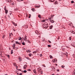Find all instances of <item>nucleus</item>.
<instances>
[{"label": "nucleus", "instance_id": "f257e3e1", "mask_svg": "<svg viewBox=\"0 0 75 75\" xmlns=\"http://www.w3.org/2000/svg\"><path fill=\"white\" fill-rule=\"evenodd\" d=\"M43 27L45 28L46 29L48 28V24H45L44 25H43Z\"/></svg>", "mask_w": 75, "mask_h": 75}, {"label": "nucleus", "instance_id": "f03ea898", "mask_svg": "<svg viewBox=\"0 0 75 75\" xmlns=\"http://www.w3.org/2000/svg\"><path fill=\"white\" fill-rule=\"evenodd\" d=\"M4 10L5 11L6 14H7V12H8V11L7 10H6V6H5L4 8Z\"/></svg>", "mask_w": 75, "mask_h": 75}, {"label": "nucleus", "instance_id": "7ed1b4c3", "mask_svg": "<svg viewBox=\"0 0 75 75\" xmlns=\"http://www.w3.org/2000/svg\"><path fill=\"white\" fill-rule=\"evenodd\" d=\"M37 69L38 70V72H40L41 71V68L40 67L38 68Z\"/></svg>", "mask_w": 75, "mask_h": 75}, {"label": "nucleus", "instance_id": "20e7f679", "mask_svg": "<svg viewBox=\"0 0 75 75\" xmlns=\"http://www.w3.org/2000/svg\"><path fill=\"white\" fill-rule=\"evenodd\" d=\"M23 39L25 41H27V36H25V38H23Z\"/></svg>", "mask_w": 75, "mask_h": 75}, {"label": "nucleus", "instance_id": "39448f33", "mask_svg": "<svg viewBox=\"0 0 75 75\" xmlns=\"http://www.w3.org/2000/svg\"><path fill=\"white\" fill-rule=\"evenodd\" d=\"M16 44H18L19 45H21V43H19L18 41H16L15 42Z\"/></svg>", "mask_w": 75, "mask_h": 75}, {"label": "nucleus", "instance_id": "423d86ee", "mask_svg": "<svg viewBox=\"0 0 75 75\" xmlns=\"http://www.w3.org/2000/svg\"><path fill=\"white\" fill-rule=\"evenodd\" d=\"M50 22L51 23H54V22H55V21H54L53 20H52V19L51 21H50Z\"/></svg>", "mask_w": 75, "mask_h": 75}, {"label": "nucleus", "instance_id": "0eeeda50", "mask_svg": "<svg viewBox=\"0 0 75 75\" xmlns=\"http://www.w3.org/2000/svg\"><path fill=\"white\" fill-rule=\"evenodd\" d=\"M56 61H57V60L55 59H54V60H52V62H56Z\"/></svg>", "mask_w": 75, "mask_h": 75}, {"label": "nucleus", "instance_id": "6e6552de", "mask_svg": "<svg viewBox=\"0 0 75 75\" xmlns=\"http://www.w3.org/2000/svg\"><path fill=\"white\" fill-rule=\"evenodd\" d=\"M23 27L25 29L27 28H28V26L27 25H25L24 26H23Z\"/></svg>", "mask_w": 75, "mask_h": 75}, {"label": "nucleus", "instance_id": "1a4fd4ad", "mask_svg": "<svg viewBox=\"0 0 75 75\" xmlns=\"http://www.w3.org/2000/svg\"><path fill=\"white\" fill-rule=\"evenodd\" d=\"M26 67H27V65H25L24 67H23V68H24V69L26 68Z\"/></svg>", "mask_w": 75, "mask_h": 75}, {"label": "nucleus", "instance_id": "9d476101", "mask_svg": "<svg viewBox=\"0 0 75 75\" xmlns=\"http://www.w3.org/2000/svg\"><path fill=\"white\" fill-rule=\"evenodd\" d=\"M1 52L0 51V56L1 57H3V56H2L1 55Z\"/></svg>", "mask_w": 75, "mask_h": 75}, {"label": "nucleus", "instance_id": "9b49d317", "mask_svg": "<svg viewBox=\"0 0 75 75\" xmlns=\"http://www.w3.org/2000/svg\"><path fill=\"white\" fill-rule=\"evenodd\" d=\"M18 38V40H22V39L21 38V37H19Z\"/></svg>", "mask_w": 75, "mask_h": 75}, {"label": "nucleus", "instance_id": "f8f14e48", "mask_svg": "<svg viewBox=\"0 0 75 75\" xmlns=\"http://www.w3.org/2000/svg\"><path fill=\"white\" fill-rule=\"evenodd\" d=\"M52 70H53V71H55V68H54V67H52Z\"/></svg>", "mask_w": 75, "mask_h": 75}, {"label": "nucleus", "instance_id": "ddd939ff", "mask_svg": "<svg viewBox=\"0 0 75 75\" xmlns=\"http://www.w3.org/2000/svg\"><path fill=\"white\" fill-rule=\"evenodd\" d=\"M40 74H42V71H40V72H39Z\"/></svg>", "mask_w": 75, "mask_h": 75}, {"label": "nucleus", "instance_id": "4468645a", "mask_svg": "<svg viewBox=\"0 0 75 75\" xmlns=\"http://www.w3.org/2000/svg\"><path fill=\"white\" fill-rule=\"evenodd\" d=\"M12 1V0H8V1L9 2V3H11V2Z\"/></svg>", "mask_w": 75, "mask_h": 75}, {"label": "nucleus", "instance_id": "2eb2a0df", "mask_svg": "<svg viewBox=\"0 0 75 75\" xmlns=\"http://www.w3.org/2000/svg\"><path fill=\"white\" fill-rule=\"evenodd\" d=\"M35 33H36V34H38V32L37 30H36L35 31Z\"/></svg>", "mask_w": 75, "mask_h": 75}, {"label": "nucleus", "instance_id": "dca6fc26", "mask_svg": "<svg viewBox=\"0 0 75 75\" xmlns=\"http://www.w3.org/2000/svg\"><path fill=\"white\" fill-rule=\"evenodd\" d=\"M10 3H11V4H14V2H13V1H12Z\"/></svg>", "mask_w": 75, "mask_h": 75}, {"label": "nucleus", "instance_id": "f3484780", "mask_svg": "<svg viewBox=\"0 0 75 75\" xmlns=\"http://www.w3.org/2000/svg\"><path fill=\"white\" fill-rule=\"evenodd\" d=\"M33 72H34V73H35V74L36 73V71H35V69L33 70Z\"/></svg>", "mask_w": 75, "mask_h": 75}, {"label": "nucleus", "instance_id": "a211bd4d", "mask_svg": "<svg viewBox=\"0 0 75 75\" xmlns=\"http://www.w3.org/2000/svg\"><path fill=\"white\" fill-rule=\"evenodd\" d=\"M11 54H13V50H11Z\"/></svg>", "mask_w": 75, "mask_h": 75}, {"label": "nucleus", "instance_id": "6ab92c4d", "mask_svg": "<svg viewBox=\"0 0 75 75\" xmlns=\"http://www.w3.org/2000/svg\"><path fill=\"white\" fill-rule=\"evenodd\" d=\"M22 45H25V42H23L22 43Z\"/></svg>", "mask_w": 75, "mask_h": 75}, {"label": "nucleus", "instance_id": "aec40b11", "mask_svg": "<svg viewBox=\"0 0 75 75\" xmlns=\"http://www.w3.org/2000/svg\"><path fill=\"white\" fill-rule=\"evenodd\" d=\"M52 27H53V26H52V25L51 26H50V29H52Z\"/></svg>", "mask_w": 75, "mask_h": 75}, {"label": "nucleus", "instance_id": "412c9836", "mask_svg": "<svg viewBox=\"0 0 75 75\" xmlns=\"http://www.w3.org/2000/svg\"><path fill=\"white\" fill-rule=\"evenodd\" d=\"M4 37H5V35H3V36H2V38H3V39H4Z\"/></svg>", "mask_w": 75, "mask_h": 75}, {"label": "nucleus", "instance_id": "4be33fe9", "mask_svg": "<svg viewBox=\"0 0 75 75\" xmlns=\"http://www.w3.org/2000/svg\"><path fill=\"white\" fill-rule=\"evenodd\" d=\"M23 72L24 73H26V72H27V71H26V70H24V71H23Z\"/></svg>", "mask_w": 75, "mask_h": 75}, {"label": "nucleus", "instance_id": "5701e85b", "mask_svg": "<svg viewBox=\"0 0 75 75\" xmlns=\"http://www.w3.org/2000/svg\"><path fill=\"white\" fill-rule=\"evenodd\" d=\"M50 58H51V59L52 58V56H51V55H50Z\"/></svg>", "mask_w": 75, "mask_h": 75}, {"label": "nucleus", "instance_id": "b1692460", "mask_svg": "<svg viewBox=\"0 0 75 75\" xmlns=\"http://www.w3.org/2000/svg\"><path fill=\"white\" fill-rule=\"evenodd\" d=\"M13 24L15 26H17V24H16V23H13Z\"/></svg>", "mask_w": 75, "mask_h": 75}, {"label": "nucleus", "instance_id": "393cba45", "mask_svg": "<svg viewBox=\"0 0 75 75\" xmlns=\"http://www.w3.org/2000/svg\"><path fill=\"white\" fill-rule=\"evenodd\" d=\"M47 47H51V46L50 45H48Z\"/></svg>", "mask_w": 75, "mask_h": 75}, {"label": "nucleus", "instance_id": "a878e982", "mask_svg": "<svg viewBox=\"0 0 75 75\" xmlns=\"http://www.w3.org/2000/svg\"><path fill=\"white\" fill-rule=\"evenodd\" d=\"M71 33H72L73 34H75V32H74V31H71Z\"/></svg>", "mask_w": 75, "mask_h": 75}, {"label": "nucleus", "instance_id": "bb28decb", "mask_svg": "<svg viewBox=\"0 0 75 75\" xmlns=\"http://www.w3.org/2000/svg\"><path fill=\"white\" fill-rule=\"evenodd\" d=\"M74 3V1H72L71 2V3Z\"/></svg>", "mask_w": 75, "mask_h": 75}, {"label": "nucleus", "instance_id": "cd10ccee", "mask_svg": "<svg viewBox=\"0 0 75 75\" xmlns=\"http://www.w3.org/2000/svg\"><path fill=\"white\" fill-rule=\"evenodd\" d=\"M27 71H31V70L30 69H28Z\"/></svg>", "mask_w": 75, "mask_h": 75}, {"label": "nucleus", "instance_id": "c85d7f7f", "mask_svg": "<svg viewBox=\"0 0 75 75\" xmlns=\"http://www.w3.org/2000/svg\"><path fill=\"white\" fill-rule=\"evenodd\" d=\"M13 64L14 65V66H16V64L15 63H13Z\"/></svg>", "mask_w": 75, "mask_h": 75}, {"label": "nucleus", "instance_id": "c756f323", "mask_svg": "<svg viewBox=\"0 0 75 75\" xmlns=\"http://www.w3.org/2000/svg\"><path fill=\"white\" fill-rule=\"evenodd\" d=\"M29 16L28 18H30V17H31V14H29Z\"/></svg>", "mask_w": 75, "mask_h": 75}, {"label": "nucleus", "instance_id": "7c9ffc66", "mask_svg": "<svg viewBox=\"0 0 75 75\" xmlns=\"http://www.w3.org/2000/svg\"><path fill=\"white\" fill-rule=\"evenodd\" d=\"M49 21H51L52 19H51V18H49Z\"/></svg>", "mask_w": 75, "mask_h": 75}, {"label": "nucleus", "instance_id": "2f4dec72", "mask_svg": "<svg viewBox=\"0 0 75 75\" xmlns=\"http://www.w3.org/2000/svg\"><path fill=\"white\" fill-rule=\"evenodd\" d=\"M31 55H32V54H29V56L30 57H31Z\"/></svg>", "mask_w": 75, "mask_h": 75}, {"label": "nucleus", "instance_id": "473e14b6", "mask_svg": "<svg viewBox=\"0 0 75 75\" xmlns=\"http://www.w3.org/2000/svg\"><path fill=\"white\" fill-rule=\"evenodd\" d=\"M69 40H71V37H69Z\"/></svg>", "mask_w": 75, "mask_h": 75}, {"label": "nucleus", "instance_id": "72a5a7b5", "mask_svg": "<svg viewBox=\"0 0 75 75\" xmlns=\"http://www.w3.org/2000/svg\"><path fill=\"white\" fill-rule=\"evenodd\" d=\"M62 68H64L65 67V66H64V65H62Z\"/></svg>", "mask_w": 75, "mask_h": 75}, {"label": "nucleus", "instance_id": "f704fd0d", "mask_svg": "<svg viewBox=\"0 0 75 75\" xmlns=\"http://www.w3.org/2000/svg\"><path fill=\"white\" fill-rule=\"evenodd\" d=\"M33 53H34L35 54L37 53V52L35 51H34L33 52Z\"/></svg>", "mask_w": 75, "mask_h": 75}, {"label": "nucleus", "instance_id": "c9c22d12", "mask_svg": "<svg viewBox=\"0 0 75 75\" xmlns=\"http://www.w3.org/2000/svg\"><path fill=\"white\" fill-rule=\"evenodd\" d=\"M28 42L29 43H31V42H30V40H28Z\"/></svg>", "mask_w": 75, "mask_h": 75}, {"label": "nucleus", "instance_id": "e433bc0d", "mask_svg": "<svg viewBox=\"0 0 75 75\" xmlns=\"http://www.w3.org/2000/svg\"><path fill=\"white\" fill-rule=\"evenodd\" d=\"M44 41H45V39H43V40H42V41H43V42H44Z\"/></svg>", "mask_w": 75, "mask_h": 75}, {"label": "nucleus", "instance_id": "4c0bfd02", "mask_svg": "<svg viewBox=\"0 0 75 75\" xmlns=\"http://www.w3.org/2000/svg\"><path fill=\"white\" fill-rule=\"evenodd\" d=\"M48 42H49V43H51V42L50 40H48Z\"/></svg>", "mask_w": 75, "mask_h": 75}, {"label": "nucleus", "instance_id": "58836bf2", "mask_svg": "<svg viewBox=\"0 0 75 75\" xmlns=\"http://www.w3.org/2000/svg\"><path fill=\"white\" fill-rule=\"evenodd\" d=\"M18 59H19V60H20V61H21V58L20 57H19L18 58Z\"/></svg>", "mask_w": 75, "mask_h": 75}, {"label": "nucleus", "instance_id": "ea45409f", "mask_svg": "<svg viewBox=\"0 0 75 75\" xmlns=\"http://www.w3.org/2000/svg\"><path fill=\"white\" fill-rule=\"evenodd\" d=\"M38 17H39L40 18H40V15H38Z\"/></svg>", "mask_w": 75, "mask_h": 75}, {"label": "nucleus", "instance_id": "a19ab883", "mask_svg": "<svg viewBox=\"0 0 75 75\" xmlns=\"http://www.w3.org/2000/svg\"><path fill=\"white\" fill-rule=\"evenodd\" d=\"M57 72H59V70L57 69Z\"/></svg>", "mask_w": 75, "mask_h": 75}, {"label": "nucleus", "instance_id": "79ce46f5", "mask_svg": "<svg viewBox=\"0 0 75 75\" xmlns=\"http://www.w3.org/2000/svg\"><path fill=\"white\" fill-rule=\"evenodd\" d=\"M51 1H52V2H54V0H51Z\"/></svg>", "mask_w": 75, "mask_h": 75}, {"label": "nucleus", "instance_id": "37998d69", "mask_svg": "<svg viewBox=\"0 0 75 75\" xmlns=\"http://www.w3.org/2000/svg\"><path fill=\"white\" fill-rule=\"evenodd\" d=\"M57 1H56L54 2L55 4H57Z\"/></svg>", "mask_w": 75, "mask_h": 75}, {"label": "nucleus", "instance_id": "c03bdc74", "mask_svg": "<svg viewBox=\"0 0 75 75\" xmlns=\"http://www.w3.org/2000/svg\"><path fill=\"white\" fill-rule=\"evenodd\" d=\"M7 57H10V55H7Z\"/></svg>", "mask_w": 75, "mask_h": 75}, {"label": "nucleus", "instance_id": "a18cd8bd", "mask_svg": "<svg viewBox=\"0 0 75 75\" xmlns=\"http://www.w3.org/2000/svg\"><path fill=\"white\" fill-rule=\"evenodd\" d=\"M73 73L75 74V69H74V71H73Z\"/></svg>", "mask_w": 75, "mask_h": 75}, {"label": "nucleus", "instance_id": "49530a36", "mask_svg": "<svg viewBox=\"0 0 75 75\" xmlns=\"http://www.w3.org/2000/svg\"><path fill=\"white\" fill-rule=\"evenodd\" d=\"M43 22H45V20H43L42 21Z\"/></svg>", "mask_w": 75, "mask_h": 75}, {"label": "nucleus", "instance_id": "de8ad7c7", "mask_svg": "<svg viewBox=\"0 0 75 75\" xmlns=\"http://www.w3.org/2000/svg\"><path fill=\"white\" fill-rule=\"evenodd\" d=\"M40 36H38V37H39V38H41V35H40V34H39Z\"/></svg>", "mask_w": 75, "mask_h": 75}, {"label": "nucleus", "instance_id": "09e8293b", "mask_svg": "<svg viewBox=\"0 0 75 75\" xmlns=\"http://www.w3.org/2000/svg\"><path fill=\"white\" fill-rule=\"evenodd\" d=\"M32 11H34V9H32Z\"/></svg>", "mask_w": 75, "mask_h": 75}, {"label": "nucleus", "instance_id": "8fccbe9b", "mask_svg": "<svg viewBox=\"0 0 75 75\" xmlns=\"http://www.w3.org/2000/svg\"><path fill=\"white\" fill-rule=\"evenodd\" d=\"M40 57H42V54H40Z\"/></svg>", "mask_w": 75, "mask_h": 75}, {"label": "nucleus", "instance_id": "3c124183", "mask_svg": "<svg viewBox=\"0 0 75 75\" xmlns=\"http://www.w3.org/2000/svg\"><path fill=\"white\" fill-rule=\"evenodd\" d=\"M72 75H75V73H73Z\"/></svg>", "mask_w": 75, "mask_h": 75}, {"label": "nucleus", "instance_id": "603ef678", "mask_svg": "<svg viewBox=\"0 0 75 75\" xmlns=\"http://www.w3.org/2000/svg\"><path fill=\"white\" fill-rule=\"evenodd\" d=\"M74 46L75 47V43H74Z\"/></svg>", "mask_w": 75, "mask_h": 75}, {"label": "nucleus", "instance_id": "864d4df0", "mask_svg": "<svg viewBox=\"0 0 75 75\" xmlns=\"http://www.w3.org/2000/svg\"><path fill=\"white\" fill-rule=\"evenodd\" d=\"M23 74H22V73H20L19 74V75H21Z\"/></svg>", "mask_w": 75, "mask_h": 75}, {"label": "nucleus", "instance_id": "5fc2aeb1", "mask_svg": "<svg viewBox=\"0 0 75 75\" xmlns=\"http://www.w3.org/2000/svg\"><path fill=\"white\" fill-rule=\"evenodd\" d=\"M30 51V50L29 49V50H28V52H30V51Z\"/></svg>", "mask_w": 75, "mask_h": 75}, {"label": "nucleus", "instance_id": "6e6d98bb", "mask_svg": "<svg viewBox=\"0 0 75 75\" xmlns=\"http://www.w3.org/2000/svg\"><path fill=\"white\" fill-rule=\"evenodd\" d=\"M13 35V33H11L10 34V35Z\"/></svg>", "mask_w": 75, "mask_h": 75}, {"label": "nucleus", "instance_id": "4d7b16f0", "mask_svg": "<svg viewBox=\"0 0 75 75\" xmlns=\"http://www.w3.org/2000/svg\"><path fill=\"white\" fill-rule=\"evenodd\" d=\"M40 7V6H36V7Z\"/></svg>", "mask_w": 75, "mask_h": 75}, {"label": "nucleus", "instance_id": "13d9d810", "mask_svg": "<svg viewBox=\"0 0 75 75\" xmlns=\"http://www.w3.org/2000/svg\"><path fill=\"white\" fill-rule=\"evenodd\" d=\"M14 47H15V45L13 46V48H14Z\"/></svg>", "mask_w": 75, "mask_h": 75}, {"label": "nucleus", "instance_id": "bf43d9fd", "mask_svg": "<svg viewBox=\"0 0 75 75\" xmlns=\"http://www.w3.org/2000/svg\"><path fill=\"white\" fill-rule=\"evenodd\" d=\"M18 70H19V71H21V69H18Z\"/></svg>", "mask_w": 75, "mask_h": 75}, {"label": "nucleus", "instance_id": "052dcab7", "mask_svg": "<svg viewBox=\"0 0 75 75\" xmlns=\"http://www.w3.org/2000/svg\"><path fill=\"white\" fill-rule=\"evenodd\" d=\"M5 18H6H6H7V17H6V16H5Z\"/></svg>", "mask_w": 75, "mask_h": 75}, {"label": "nucleus", "instance_id": "680f3d73", "mask_svg": "<svg viewBox=\"0 0 75 75\" xmlns=\"http://www.w3.org/2000/svg\"><path fill=\"white\" fill-rule=\"evenodd\" d=\"M74 7H75V3L74 4Z\"/></svg>", "mask_w": 75, "mask_h": 75}, {"label": "nucleus", "instance_id": "e2e57ef3", "mask_svg": "<svg viewBox=\"0 0 75 75\" xmlns=\"http://www.w3.org/2000/svg\"><path fill=\"white\" fill-rule=\"evenodd\" d=\"M16 68H18V67L16 65Z\"/></svg>", "mask_w": 75, "mask_h": 75}, {"label": "nucleus", "instance_id": "0e129e2a", "mask_svg": "<svg viewBox=\"0 0 75 75\" xmlns=\"http://www.w3.org/2000/svg\"><path fill=\"white\" fill-rule=\"evenodd\" d=\"M11 13H9V15H10V16H11Z\"/></svg>", "mask_w": 75, "mask_h": 75}, {"label": "nucleus", "instance_id": "69168bd1", "mask_svg": "<svg viewBox=\"0 0 75 75\" xmlns=\"http://www.w3.org/2000/svg\"><path fill=\"white\" fill-rule=\"evenodd\" d=\"M22 38H21L22 40L23 39H24V38L23 37H22Z\"/></svg>", "mask_w": 75, "mask_h": 75}, {"label": "nucleus", "instance_id": "338daca9", "mask_svg": "<svg viewBox=\"0 0 75 75\" xmlns=\"http://www.w3.org/2000/svg\"><path fill=\"white\" fill-rule=\"evenodd\" d=\"M56 66H57V64H55Z\"/></svg>", "mask_w": 75, "mask_h": 75}, {"label": "nucleus", "instance_id": "774afa93", "mask_svg": "<svg viewBox=\"0 0 75 75\" xmlns=\"http://www.w3.org/2000/svg\"><path fill=\"white\" fill-rule=\"evenodd\" d=\"M72 27H73V28H74V26H72Z\"/></svg>", "mask_w": 75, "mask_h": 75}]
</instances>
